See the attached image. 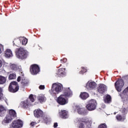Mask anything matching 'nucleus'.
Wrapping results in <instances>:
<instances>
[{"mask_svg":"<svg viewBox=\"0 0 128 128\" xmlns=\"http://www.w3.org/2000/svg\"><path fill=\"white\" fill-rule=\"evenodd\" d=\"M72 96V92L70 90V88H68L64 93V94H61L58 97L57 99V102L62 106L66 104H68V100L66 98H70Z\"/></svg>","mask_w":128,"mask_h":128,"instance_id":"obj_1","label":"nucleus"},{"mask_svg":"<svg viewBox=\"0 0 128 128\" xmlns=\"http://www.w3.org/2000/svg\"><path fill=\"white\" fill-rule=\"evenodd\" d=\"M16 56L20 60H24L26 58H28V52L24 48H18L16 50Z\"/></svg>","mask_w":128,"mask_h":128,"instance_id":"obj_2","label":"nucleus"},{"mask_svg":"<svg viewBox=\"0 0 128 128\" xmlns=\"http://www.w3.org/2000/svg\"><path fill=\"white\" fill-rule=\"evenodd\" d=\"M62 84L60 83H54L52 84L50 92L51 94H59L62 90Z\"/></svg>","mask_w":128,"mask_h":128,"instance_id":"obj_3","label":"nucleus"},{"mask_svg":"<svg viewBox=\"0 0 128 128\" xmlns=\"http://www.w3.org/2000/svg\"><path fill=\"white\" fill-rule=\"evenodd\" d=\"M34 98H36L35 96H32V94H30L29 98L20 102V106L22 108H28V106L30 105V100L32 102H34Z\"/></svg>","mask_w":128,"mask_h":128,"instance_id":"obj_4","label":"nucleus"},{"mask_svg":"<svg viewBox=\"0 0 128 128\" xmlns=\"http://www.w3.org/2000/svg\"><path fill=\"white\" fill-rule=\"evenodd\" d=\"M20 90V86H18V84L16 82H12L10 83L8 90L10 92H16Z\"/></svg>","mask_w":128,"mask_h":128,"instance_id":"obj_5","label":"nucleus"},{"mask_svg":"<svg viewBox=\"0 0 128 128\" xmlns=\"http://www.w3.org/2000/svg\"><path fill=\"white\" fill-rule=\"evenodd\" d=\"M96 108V101L94 100H90L86 105V108L88 110H94Z\"/></svg>","mask_w":128,"mask_h":128,"instance_id":"obj_6","label":"nucleus"},{"mask_svg":"<svg viewBox=\"0 0 128 128\" xmlns=\"http://www.w3.org/2000/svg\"><path fill=\"white\" fill-rule=\"evenodd\" d=\"M124 86V82L122 79L118 80L115 83V87L118 92H122V88Z\"/></svg>","mask_w":128,"mask_h":128,"instance_id":"obj_7","label":"nucleus"},{"mask_svg":"<svg viewBox=\"0 0 128 128\" xmlns=\"http://www.w3.org/2000/svg\"><path fill=\"white\" fill-rule=\"evenodd\" d=\"M22 121L20 120H14L12 123V128H22Z\"/></svg>","mask_w":128,"mask_h":128,"instance_id":"obj_8","label":"nucleus"},{"mask_svg":"<svg viewBox=\"0 0 128 128\" xmlns=\"http://www.w3.org/2000/svg\"><path fill=\"white\" fill-rule=\"evenodd\" d=\"M30 72L32 74H38L40 72V67L36 64H33L30 66Z\"/></svg>","mask_w":128,"mask_h":128,"instance_id":"obj_9","label":"nucleus"},{"mask_svg":"<svg viewBox=\"0 0 128 128\" xmlns=\"http://www.w3.org/2000/svg\"><path fill=\"white\" fill-rule=\"evenodd\" d=\"M12 120L13 119L10 116L6 115L2 120V124H3V126H6L7 124H8L12 122Z\"/></svg>","mask_w":128,"mask_h":128,"instance_id":"obj_10","label":"nucleus"},{"mask_svg":"<svg viewBox=\"0 0 128 128\" xmlns=\"http://www.w3.org/2000/svg\"><path fill=\"white\" fill-rule=\"evenodd\" d=\"M86 88L88 90H94L96 88V83L94 82H88L86 84Z\"/></svg>","mask_w":128,"mask_h":128,"instance_id":"obj_11","label":"nucleus"},{"mask_svg":"<svg viewBox=\"0 0 128 128\" xmlns=\"http://www.w3.org/2000/svg\"><path fill=\"white\" fill-rule=\"evenodd\" d=\"M35 118H42L44 116V112L40 109H36L34 111Z\"/></svg>","mask_w":128,"mask_h":128,"instance_id":"obj_12","label":"nucleus"},{"mask_svg":"<svg viewBox=\"0 0 128 128\" xmlns=\"http://www.w3.org/2000/svg\"><path fill=\"white\" fill-rule=\"evenodd\" d=\"M106 90V86L104 84H100L98 88V92L100 94H104Z\"/></svg>","mask_w":128,"mask_h":128,"instance_id":"obj_13","label":"nucleus"},{"mask_svg":"<svg viewBox=\"0 0 128 128\" xmlns=\"http://www.w3.org/2000/svg\"><path fill=\"white\" fill-rule=\"evenodd\" d=\"M59 114L60 118H68V112L66 110H62L60 112H59Z\"/></svg>","mask_w":128,"mask_h":128,"instance_id":"obj_14","label":"nucleus"},{"mask_svg":"<svg viewBox=\"0 0 128 128\" xmlns=\"http://www.w3.org/2000/svg\"><path fill=\"white\" fill-rule=\"evenodd\" d=\"M76 108L78 110V112L79 114H82V116H86L87 114L86 110L84 108H80L79 106H76Z\"/></svg>","mask_w":128,"mask_h":128,"instance_id":"obj_15","label":"nucleus"},{"mask_svg":"<svg viewBox=\"0 0 128 128\" xmlns=\"http://www.w3.org/2000/svg\"><path fill=\"white\" fill-rule=\"evenodd\" d=\"M66 68H62L58 70V71H57L56 74L57 76H59V78H60L62 76H64V74H66Z\"/></svg>","mask_w":128,"mask_h":128,"instance_id":"obj_16","label":"nucleus"},{"mask_svg":"<svg viewBox=\"0 0 128 128\" xmlns=\"http://www.w3.org/2000/svg\"><path fill=\"white\" fill-rule=\"evenodd\" d=\"M8 116L11 118L12 120L14 118H16V112L14 110H9V114H7Z\"/></svg>","mask_w":128,"mask_h":128,"instance_id":"obj_17","label":"nucleus"},{"mask_svg":"<svg viewBox=\"0 0 128 128\" xmlns=\"http://www.w3.org/2000/svg\"><path fill=\"white\" fill-rule=\"evenodd\" d=\"M5 56L6 58H12V50L10 49H7L5 51Z\"/></svg>","mask_w":128,"mask_h":128,"instance_id":"obj_18","label":"nucleus"},{"mask_svg":"<svg viewBox=\"0 0 128 128\" xmlns=\"http://www.w3.org/2000/svg\"><path fill=\"white\" fill-rule=\"evenodd\" d=\"M38 102H40L42 104V102H44L46 100V96H44V95L40 94L38 97Z\"/></svg>","mask_w":128,"mask_h":128,"instance_id":"obj_19","label":"nucleus"},{"mask_svg":"<svg viewBox=\"0 0 128 128\" xmlns=\"http://www.w3.org/2000/svg\"><path fill=\"white\" fill-rule=\"evenodd\" d=\"M21 76H22L21 84L23 86H26L28 84V80L24 78V73L21 72Z\"/></svg>","mask_w":128,"mask_h":128,"instance_id":"obj_20","label":"nucleus"},{"mask_svg":"<svg viewBox=\"0 0 128 128\" xmlns=\"http://www.w3.org/2000/svg\"><path fill=\"white\" fill-rule=\"evenodd\" d=\"M80 98L82 100H86V98H88V94L86 92L81 93L80 94Z\"/></svg>","mask_w":128,"mask_h":128,"instance_id":"obj_21","label":"nucleus"},{"mask_svg":"<svg viewBox=\"0 0 128 128\" xmlns=\"http://www.w3.org/2000/svg\"><path fill=\"white\" fill-rule=\"evenodd\" d=\"M104 101L106 104H110L112 102V97H110V96L107 95L104 98Z\"/></svg>","mask_w":128,"mask_h":128,"instance_id":"obj_22","label":"nucleus"},{"mask_svg":"<svg viewBox=\"0 0 128 128\" xmlns=\"http://www.w3.org/2000/svg\"><path fill=\"white\" fill-rule=\"evenodd\" d=\"M20 42L22 40V44L24 46H26L28 44V39L26 38H25L24 37H22L20 38Z\"/></svg>","mask_w":128,"mask_h":128,"instance_id":"obj_23","label":"nucleus"},{"mask_svg":"<svg viewBox=\"0 0 128 128\" xmlns=\"http://www.w3.org/2000/svg\"><path fill=\"white\" fill-rule=\"evenodd\" d=\"M6 82V78L4 76H0V84H4Z\"/></svg>","mask_w":128,"mask_h":128,"instance_id":"obj_24","label":"nucleus"},{"mask_svg":"<svg viewBox=\"0 0 128 128\" xmlns=\"http://www.w3.org/2000/svg\"><path fill=\"white\" fill-rule=\"evenodd\" d=\"M16 76V74H11L9 75L8 80H14Z\"/></svg>","mask_w":128,"mask_h":128,"instance_id":"obj_25","label":"nucleus"},{"mask_svg":"<svg viewBox=\"0 0 128 128\" xmlns=\"http://www.w3.org/2000/svg\"><path fill=\"white\" fill-rule=\"evenodd\" d=\"M80 122H84L85 124H90V120H88V118H86V119H82L80 120Z\"/></svg>","mask_w":128,"mask_h":128,"instance_id":"obj_26","label":"nucleus"},{"mask_svg":"<svg viewBox=\"0 0 128 128\" xmlns=\"http://www.w3.org/2000/svg\"><path fill=\"white\" fill-rule=\"evenodd\" d=\"M18 68V66L15 64H12L10 66V68L12 70H16Z\"/></svg>","mask_w":128,"mask_h":128,"instance_id":"obj_27","label":"nucleus"},{"mask_svg":"<svg viewBox=\"0 0 128 128\" xmlns=\"http://www.w3.org/2000/svg\"><path fill=\"white\" fill-rule=\"evenodd\" d=\"M122 94L124 96H128V86L123 91Z\"/></svg>","mask_w":128,"mask_h":128,"instance_id":"obj_28","label":"nucleus"},{"mask_svg":"<svg viewBox=\"0 0 128 128\" xmlns=\"http://www.w3.org/2000/svg\"><path fill=\"white\" fill-rule=\"evenodd\" d=\"M98 128H106V124L105 123L100 124Z\"/></svg>","mask_w":128,"mask_h":128,"instance_id":"obj_29","label":"nucleus"},{"mask_svg":"<svg viewBox=\"0 0 128 128\" xmlns=\"http://www.w3.org/2000/svg\"><path fill=\"white\" fill-rule=\"evenodd\" d=\"M6 110V108L4 107L2 105H0V112H2Z\"/></svg>","mask_w":128,"mask_h":128,"instance_id":"obj_30","label":"nucleus"},{"mask_svg":"<svg viewBox=\"0 0 128 128\" xmlns=\"http://www.w3.org/2000/svg\"><path fill=\"white\" fill-rule=\"evenodd\" d=\"M84 72H86V68L82 67V70L80 72V74H84Z\"/></svg>","mask_w":128,"mask_h":128,"instance_id":"obj_31","label":"nucleus"},{"mask_svg":"<svg viewBox=\"0 0 128 128\" xmlns=\"http://www.w3.org/2000/svg\"><path fill=\"white\" fill-rule=\"evenodd\" d=\"M4 52V46L2 44H0V54H2Z\"/></svg>","mask_w":128,"mask_h":128,"instance_id":"obj_32","label":"nucleus"},{"mask_svg":"<svg viewBox=\"0 0 128 128\" xmlns=\"http://www.w3.org/2000/svg\"><path fill=\"white\" fill-rule=\"evenodd\" d=\"M116 118L118 120H122V118L120 115L117 116Z\"/></svg>","mask_w":128,"mask_h":128,"instance_id":"obj_33","label":"nucleus"},{"mask_svg":"<svg viewBox=\"0 0 128 128\" xmlns=\"http://www.w3.org/2000/svg\"><path fill=\"white\" fill-rule=\"evenodd\" d=\"M36 122H32L30 124V126H36Z\"/></svg>","mask_w":128,"mask_h":128,"instance_id":"obj_34","label":"nucleus"},{"mask_svg":"<svg viewBox=\"0 0 128 128\" xmlns=\"http://www.w3.org/2000/svg\"><path fill=\"white\" fill-rule=\"evenodd\" d=\"M79 128H84V124L80 123L79 126Z\"/></svg>","mask_w":128,"mask_h":128,"instance_id":"obj_35","label":"nucleus"},{"mask_svg":"<svg viewBox=\"0 0 128 128\" xmlns=\"http://www.w3.org/2000/svg\"><path fill=\"white\" fill-rule=\"evenodd\" d=\"M40 90H44V85H40L39 86Z\"/></svg>","mask_w":128,"mask_h":128,"instance_id":"obj_36","label":"nucleus"},{"mask_svg":"<svg viewBox=\"0 0 128 128\" xmlns=\"http://www.w3.org/2000/svg\"><path fill=\"white\" fill-rule=\"evenodd\" d=\"M68 60L66 58H64L62 60H61V62H66Z\"/></svg>","mask_w":128,"mask_h":128,"instance_id":"obj_37","label":"nucleus"},{"mask_svg":"<svg viewBox=\"0 0 128 128\" xmlns=\"http://www.w3.org/2000/svg\"><path fill=\"white\" fill-rule=\"evenodd\" d=\"M2 88H0V96H2Z\"/></svg>","mask_w":128,"mask_h":128,"instance_id":"obj_38","label":"nucleus"},{"mask_svg":"<svg viewBox=\"0 0 128 128\" xmlns=\"http://www.w3.org/2000/svg\"><path fill=\"white\" fill-rule=\"evenodd\" d=\"M122 112H124V114L126 112V108H123Z\"/></svg>","mask_w":128,"mask_h":128,"instance_id":"obj_39","label":"nucleus"},{"mask_svg":"<svg viewBox=\"0 0 128 128\" xmlns=\"http://www.w3.org/2000/svg\"><path fill=\"white\" fill-rule=\"evenodd\" d=\"M2 66V60H0V68Z\"/></svg>","mask_w":128,"mask_h":128,"instance_id":"obj_40","label":"nucleus"},{"mask_svg":"<svg viewBox=\"0 0 128 128\" xmlns=\"http://www.w3.org/2000/svg\"><path fill=\"white\" fill-rule=\"evenodd\" d=\"M20 78H21L20 76H18V78L17 81H18V82H20Z\"/></svg>","mask_w":128,"mask_h":128,"instance_id":"obj_41","label":"nucleus"},{"mask_svg":"<svg viewBox=\"0 0 128 128\" xmlns=\"http://www.w3.org/2000/svg\"><path fill=\"white\" fill-rule=\"evenodd\" d=\"M56 126H58V122L54 123V127L56 128Z\"/></svg>","mask_w":128,"mask_h":128,"instance_id":"obj_42","label":"nucleus"},{"mask_svg":"<svg viewBox=\"0 0 128 128\" xmlns=\"http://www.w3.org/2000/svg\"><path fill=\"white\" fill-rule=\"evenodd\" d=\"M116 114V112H114V114Z\"/></svg>","mask_w":128,"mask_h":128,"instance_id":"obj_43","label":"nucleus"},{"mask_svg":"<svg viewBox=\"0 0 128 128\" xmlns=\"http://www.w3.org/2000/svg\"><path fill=\"white\" fill-rule=\"evenodd\" d=\"M0 98H2V96H0Z\"/></svg>","mask_w":128,"mask_h":128,"instance_id":"obj_44","label":"nucleus"}]
</instances>
